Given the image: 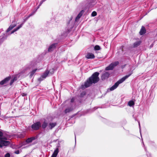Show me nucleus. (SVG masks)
<instances>
[{
    "mask_svg": "<svg viewBox=\"0 0 157 157\" xmlns=\"http://www.w3.org/2000/svg\"><path fill=\"white\" fill-rule=\"evenodd\" d=\"M99 73L98 72H95L89 78V79L86 81L84 85H82L81 88L84 89L90 86L92 83H97L99 80L98 77Z\"/></svg>",
    "mask_w": 157,
    "mask_h": 157,
    "instance_id": "obj_1",
    "label": "nucleus"
},
{
    "mask_svg": "<svg viewBox=\"0 0 157 157\" xmlns=\"http://www.w3.org/2000/svg\"><path fill=\"white\" fill-rule=\"evenodd\" d=\"M132 73L131 72L130 74L128 75H126L124 77H123L121 79H120L117 82H116L113 86L110 88V91H113L116 89L118 86L119 85L123 82L127 78L132 74Z\"/></svg>",
    "mask_w": 157,
    "mask_h": 157,
    "instance_id": "obj_2",
    "label": "nucleus"
},
{
    "mask_svg": "<svg viewBox=\"0 0 157 157\" xmlns=\"http://www.w3.org/2000/svg\"><path fill=\"white\" fill-rule=\"evenodd\" d=\"M10 144V142L6 140L5 138L0 137V147H2L3 146H6Z\"/></svg>",
    "mask_w": 157,
    "mask_h": 157,
    "instance_id": "obj_3",
    "label": "nucleus"
},
{
    "mask_svg": "<svg viewBox=\"0 0 157 157\" xmlns=\"http://www.w3.org/2000/svg\"><path fill=\"white\" fill-rule=\"evenodd\" d=\"M119 64V62L118 61H115L113 62L110 64L108 66L106 67L105 69L106 70H112L114 67L117 66Z\"/></svg>",
    "mask_w": 157,
    "mask_h": 157,
    "instance_id": "obj_4",
    "label": "nucleus"
},
{
    "mask_svg": "<svg viewBox=\"0 0 157 157\" xmlns=\"http://www.w3.org/2000/svg\"><path fill=\"white\" fill-rule=\"evenodd\" d=\"M41 126V124L40 122L34 123L31 126V128L33 130H36L39 129Z\"/></svg>",
    "mask_w": 157,
    "mask_h": 157,
    "instance_id": "obj_5",
    "label": "nucleus"
},
{
    "mask_svg": "<svg viewBox=\"0 0 157 157\" xmlns=\"http://www.w3.org/2000/svg\"><path fill=\"white\" fill-rule=\"evenodd\" d=\"M36 64L34 62H32L27 65L26 67V69H31L34 67Z\"/></svg>",
    "mask_w": 157,
    "mask_h": 157,
    "instance_id": "obj_6",
    "label": "nucleus"
},
{
    "mask_svg": "<svg viewBox=\"0 0 157 157\" xmlns=\"http://www.w3.org/2000/svg\"><path fill=\"white\" fill-rule=\"evenodd\" d=\"M85 57L87 59H93L95 58L94 55L92 53H88L85 56Z\"/></svg>",
    "mask_w": 157,
    "mask_h": 157,
    "instance_id": "obj_7",
    "label": "nucleus"
},
{
    "mask_svg": "<svg viewBox=\"0 0 157 157\" xmlns=\"http://www.w3.org/2000/svg\"><path fill=\"white\" fill-rule=\"evenodd\" d=\"M57 45V44L56 43L50 45L48 48V51L51 52L53 51L55 49Z\"/></svg>",
    "mask_w": 157,
    "mask_h": 157,
    "instance_id": "obj_8",
    "label": "nucleus"
},
{
    "mask_svg": "<svg viewBox=\"0 0 157 157\" xmlns=\"http://www.w3.org/2000/svg\"><path fill=\"white\" fill-rule=\"evenodd\" d=\"M24 24V23H23L21 24L20 25H19V26L17 27V28L16 29H14L10 33H8V34L10 35L11 34H12L14 32H15L16 31L18 30V29H19L21 28L23 25Z\"/></svg>",
    "mask_w": 157,
    "mask_h": 157,
    "instance_id": "obj_9",
    "label": "nucleus"
},
{
    "mask_svg": "<svg viewBox=\"0 0 157 157\" xmlns=\"http://www.w3.org/2000/svg\"><path fill=\"white\" fill-rule=\"evenodd\" d=\"M10 77H8L6 78L0 82V84L1 85H3L6 84L10 80Z\"/></svg>",
    "mask_w": 157,
    "mask_h": 157,
    "instance_id": "obj_10",
    "label": "nucleus"
},
{
    "mask_svg": "<svg viewBox=\"0 0 157 157\" xmlns=\"http://www.w3.org/2000/svg\"><path fill=\"white\" fill-rule=\"evenodd\" d=\"M49 73V71H45V72L44 73V74L41 76L40 79H41V80H43V78H45L48 75Z\"/></svg>",
    "mask_w": 157,
    "mask_h": 157,
    "instance_id": "obj_11",
    "label": "nucleus"
},
{
    "mask_svg": "<svg viewBox=\"0 0 157 157\" xmlns=\"http://www.w3.org/2000/svg\"><path fill=\"white\" fill-rule=\"evenodd\" d=\"M16 25H17L15 23L11 24L6 30V32L7 33H8L13 28L15 27Z\"/></svg>",
    "mask_w": 157,
    "mask_h": 157,
    "instance_id": "obj_12",
    "label": "nucleus"
},
{
    "mask_svg": "<svg viewBox=\"0 0 157 157\" xmlns=\"http://www.w3.org/2000/svg\"><path fill=\"white\" fill-rule=\"evenodd\" d=\"M56 125V123L55 122V123H50L48 125V128L49 129H51L53 128Z\"/></svg>",
    "mask_w": 157,
    "mask_h": 157,
    "instance_id": "obj_13",
    "label": "nucleus"
},
{
    "mask_svg": "<svg viewBox=\"0 0 157 157\" xmlns=\"http://www.w3.org/2000/svg\"><path fill=\"white\" fill-rule=\"evenodd\" d=\"M59 152V148H57L54 151L51 157H56Z\"/></svg>",
    "mask_w": 157,
    "mask_h": 157,
    "instance_id": "obj_14",
    "label": "nucleus"
},
{
    "mask_svg": "<svg viewBox=\"0 0 157 157\" xmlns=\"http://www.w3.org/2000/svg\"><path fill=\"white\" fill-rule=\"evenodd\" d=\"M146 33V29L144 27L142 26L140 32V35H142Z\"/></svg>",
    "mask_w": 157,
    "mask_h": 157,
    "instance_id": "obj_15",
    "label": "nucleus"
},
{
    "mask_svg": "<svg viewBox=\"0 0 157 157\" xmlns=\"http://www.w3.org/2000/svg\"><path fill=\"white\" fill-rule=\"evenodd\" d=\"M84 11L83 10L81 11L80 13L78 14L77 17L75 18V21H77L78 20L79 18L81 17L82 14L83 13Z\"/></svg>",
    "mask_w": 157,
    "mask_h": 157,
    "instance_id": "obj_16",
    "label": "nucleus"
},
{
    "mask_svg": "<svg viewBox=\"0 0 157 157\" xmlns=\"http://www.w3.org/2000/svg\"><path fill=\"white\" fill-rule=\"evenodd\" d=\"M35 139V138L34 137H32L29 138L26 140V142L27 143H29L31 142L33 140H34Z\"/></svg>",
    "mask_w": 157,
    "mask_h": 157,
    "instance_id": "obj_17",
    "label": "nucleus"
},
{
    "mask_svg": "<svg viewBox=\"0 0 157 157\" xmlns=\"http://www.w3.org/2000/svg\"><path fill=\"white\" fill-rule=\"evenodd\" d=\"M140 41H138L135 42L133 44L134 47H137L140 45Z\"/></svg>",
    "mask_w": 157,
    "mask_h": 157,
    "instance_id": "obj_18",
    "label": "nucleus"
},
{
    "mask_svg": "<svg viewBox=\"0 0 157 157\" xmlns=\"http://www.w3.org/2000/svg\"><path fill=\"white\" fill-rule=\"evenodd\" d=\"M73 110V109L72 108H67L65 110V113H67L72 111Z\"/></svg>",
    "mask_w": 157,
    "mask_h": 157,
    "instance_id": "obj_19",
    "label": "nucleus"
},
{
    "mask_svg": "<svg viewBox=\"0 0 157 157\" xmlns=\"http://www.w3.org/2000/svg\"><path fill=\"white\" fill-rule=\"evenodd\" d=\"M48 123L46 122L45 121H44L43 122L42 125V127L43 128H45L46 127Z\"/></svg>",
    "mask_w": 157,
    "mask_h": 157,
    "instance_id": "obj_20",
    "label": "nucleus"
},
{
    "mask_svg": "<svg viewBox=\"0 0 157 157\" xmlns=\"http://www.w3.org/2000/svg\"><path fill=\"white\" fill-rule=\"evenodd\" d=\"M128 104L129 106H131L134 105V103L133 101H131L128 102Z\"/></svg>",
    "mask_w": 157,
    "mask_h": 157,
    "instance_id": "obj_21",
    "label": "nucleus"
},
{
    "mask_svg": "<svg viewBox=\"0 0 157 157\" xmlns=\"http://www.w3.org/2000/svg\"><path fill=\"white\" fill-rule=\"evenodd\" d=\"M35 12H33L32 13L30 14L29 16H28V17H27L26 18V19L25 20H24V21L23 23H24V22L29 17H30V16L33 15V14H34L35 13Z\"/></svg>",
    "mask_w": 157,
    "mask_h": 157,
    "instance_id": "obj_22",
    "label": "nucleus"
},
{
    "mask_svg": "<svg viewBox=\"0 0 157 157\" xmlns=\"http://www.w3.org/2000/svg\"><path fill=\"white\" fill-rule=\"evenodd\" d=\"M37 70V69H35L33 70L31 72L30 74V76H32L35 73L36 71Z\"/></svg>",
    "mask_w": 157,
    "mask_h": 157,
    "instance_id": "obj_23",
    "label": "nucleus"
},
{
    "mask_svg": "<svg viewBox=\"0 0 157 157\" xmlns=\"http://www.w3.org/2000/svg\"><path fill=\"white\" fill-rule=\"evenodd\" d=\"M25 134L24 133L20 134L18 135V136L20 138H23L25 137Z\"/></svg>",
    "mask_w": 157,
    "mask_h": 157,
    "instance_id": "obj_24",
    "label": "nucleus"
},
{
    "mask_svg": "<svg viewBox=\"0 0 157 157\" xmlns=\"http://www.w3.org/2000/svg\"><path fill=\"white\" fill-rule=\"evenodd\" d=\"M94 49L95 50H98L100 49V48L99 46L96 45L94 48Z\"/></svg>",
    "mask_w": 157,
    "mask_h": 157,
    "instance_id": "obj_25",
    "label": "nucleus"
},
{
    "mask_svg": "<svg viewBox=\"0 0 157 157\" xmlns=\"http://www.w3.org/2000/svg\"><path fill=\"white\" fill-rule=\"evenodd\" d=\"M97 14V13L95 11H93L91 13V16L92 17H94Z\"/></svg>",
    "mask_w": 157,
    "mask_h": 157,
    "instance_id": "obj_26",
    "label": "nucleus"
},
{
    "mask_svg": "<svg viewBox=\"0 0 157 157\" xmlns=\"http://www.w3.org/2000/svg\"><path fill=\"white\" fill-rule=\"evenodd\" d=\"M46 0H42L40 2V4L38 6V7L37 9L39 8V7L41 5L42 3Z\"/></svg>",
    "mask_w": 157,
    "mask_h": 157,
    "instance_id": "obj_27",
    "label": "nucleus"
},
{
    "mask_svg": "<svg viewBox=\"0 0 157 157\" xmlns=\"http://www.w3.org/2000/svg\"><path fill=\"white\" fill-rule=\"evenodd\" d=\"M46 0H42L40 2V4L38 6V7L37 9L39 8V7L41 5L42 3Z\"/></svg>",
    "mask_w": 157,
    "mask_h": 157,
    "instance_id": "obj_28",
    "label": "nucleus"
},
{
    "mask_svg": "<svg viewBox=\"0 0 157 157\" xmlns=\"http://www.w3.org/2000/svg\"><path fill=\"white\" fill-rule=\"evenodd\" d=\"M10 154L9 153H7L5 155V157H10Z\"/></svg>",
    "mask_w": 157,
    "mask_h": 157,
    "instance_id": "obj_29",
    "label": "nucleus"
},
{
    "mask_svg": "<svg viewBox=\"0 0 157 157\" xmlns=\"http://www.w3.org/2000/svg\"><path fill=\"white\" fill-rule=\"evenodd\" d=\"M14 80H13V79H12L11 81H10V85H11L13 83V82H14Z\"/></svg>",
    "mask_w": 157,
    "mask_h": 157,
    "instance_id": "obj_30",
    "label": "nucleus"
},
{
    "mask_svg": "<svg viewBox=\"0 0 157 157\" xmlns=\"http://www.w3.org/2000/svg\"><path fill=\"white\" fill-rule=\"evenodd\" d=\"M15 153L16 154H19V151L18 150L17 151H15Z\"/></svg>",
    "mask_w": 157,
    "mask_h": 157,
    "instance_id": "obj_31",
    "label": "nucleus"
},
{
    "mask_svg": "<svg viewBox=\"0 0 157 157\" xmlns=\"http://www.w3.org/2000/svg\"><path fill=\"white\" fill-rule=\"evenodd\" d=\"M13 80H14V81H15L17 80V78L16 77H14L13 79Z\"/></svg>",
    "mask_w": 157,
    "mask_h": 157,
    "instance_id": "obj_32",
    "label": "nucleus"
},
{
    "mask_svg": "<svg viewBox=\"0 0 157 157\" xmlns=\"http://www.w3.org/2000/svg\"><path fill=\"white\" fill-rule=\"evenodd\" d=\"M3 135V133L2 132L0 131V137H1Z\"/></svg>",
    "mask_w": 157,
    "mask_h": 157,
    "instance_id": "obj_33",
    "label": "nucleus"
},
{
    "mask_svg": "<svg viewBox=\"0 0 157 157\" xmlns=\"http://www.w3.org/2000/svg\"><path fill=\"white\" fill-rule=\"evenodd\" d=\"M74 101V98H72L71 100V102H72Z\"/></svg>",
    "mask_w": 157,
    "mask_h": 157,
    "instance_id": "obj_34",
    "label": "nucleus"
},
{
    "mask_svg": "<svg viewBox=\"0 0 157 157\" xmlns=\"http://www.w3.org/2000/svg\"><path fill=\"white\" fill-rule=\"evenodd\" d=\"M139 126H140V123H139Z\"/></svg>",
    "mask_w": 157,
    "mask_h": 157,
    "instance_id": "obj_35",
    "label": "nucleus"
}]
</instances>
